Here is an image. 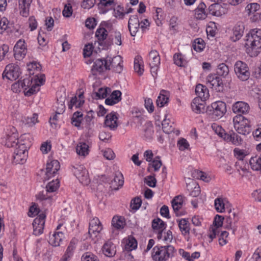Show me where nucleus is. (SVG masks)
Here are the masks:
<instances>
[{
  "mask_svg": "<svg viewBox=\"0 0 261 261\" xmlns=\"http://www.w3.org/2000/svg\"><path fill=\"white\" fill-rule=\"evenodd\" d=\"M246 52L251 57H256L261 51V30L255 29L250 31L246 36Z\"/></svg>",
  "mask_w": 261,
  "mask_h": 261,
  "instance_id": "nucleus-1",
  "label": "nucleus"
},
{
  "mask_svg": "<svg viewBox=\"0 0 261 261\" xmlns=\"http://www.w3.org/2000/svg\"><path fill=\"white\" fill-rule=\"evenodd\" d=\"M152 257L155 261H166L174 255V248L171 245L156 246L152 250Z\"/></svg>",
  "mask_w": 261,
  "mask_h": 261,
  "instance_id": "nucleus-2",
  "label": "nucleus"
},
{
  "mask_svg": "<svg viewBox=\"0 0 261 261\" xmlns=\"http://www.w3.org/2000/svg\"><path fill=\"white\" fill-rule=\"evenodd\" d=\"M233 126L240 134L247 135L251 130L250 121L242 115H236L233 118Z\"/></svg>",
  "mask_w": 261,
  "mask_h": 261,
  "instance_id": "nucleus-3",
  "label": "nucleus"
},
{
  "mask_svg": "<svg viewBox=\"0 0 261 261\" xmlns=\"http://www.w3.org/2000/svg\"><path fill=\"white\" fill-rule=\"evenodd\" d=\"M234 70L237 77L242 81H247L250 77V73L247 64L241 61H238L234 66Z\"/></svg>",
  "mask_w": 261,
  "mask_h": 261,
  "instance_id": "nucleus-4",
  "label": "nucleus"
},
{
  "mask_svg": "<svg viewBox=\"0 0 261 261\" xmlns=\"http://www.w3.org/2000/svg\"><path fill=\"white\" fill-rule=\"evenodd\" d=\"M72 172L83 185L87 186L90 182L88 171L83 165H77L76 167H73Z\"/></svg>",
  "mask_w": 261,
  "mask_h": 261,
  "instance_id": "nucleus-5",
  "label": "nucleus"
},
{
  "mask_svg": "<svg viewBox=\"0 0 261 261\" xmlns=\"http://www.w3.org/2000/svg\"><path fill=\"white\" fill-rule=\"evenodd\" d=\"M206 84L208 87L217 92H222L224 89L222 79L216 74L208 75L206 77Z\"/></svg>",
  "mask_w": 261,
  "mask_h": 261,
  "instance_id": "nucleus-6",
  "label": "nucleus"
},
{
  "mask_svg": "<svg viewBox=\"0 0 261 261\" xmlns=\"http://www.w3.org/2000/svg\"><path fill=\"white\" fill-rule=\"evenodd\" d=\"M28 148L24 143H19L18 147L14 151V159L18 164H23L28 157Z\"/></svg>",
  "mask_w": 261,
  "mask_h": 261,
  "instance_id": "nucleus-7",
  "label": "nucleus"
},
{
  "mask_svg": "<svg viewBox=\"0 0 261 261\" xmlns=\"http://www.w3.org/2000/svg\"><path fill=\"white\" fill-rule=\"evenodd\" d=\"M20 69L18 65L14 64L7 65L3 73V78H7L11 81L17 79L20 75Z\"/></svg>",
  "mask_w": 261,
  "mask_h": 261,
  "instance_id": "nucleus-8",
  "label": "nucleus"
},
{
  "mask_svg": "<svg viewBox=\"0 0 261 261\" xmlns=\"http://www.w3.org/2000/svg\"><path fill=\"white\" fill-rule=\"evenodd\" d=\"M110 60L108 61L105 59H97L94 63L91 69V72L93 75H96L98 73H100L105 70L110 69Z\"/></svg>",
  "mask_w": 261,
  "mask_h": 261,
  "instance_id": "nucleus-9",
  "label": "nucleus"
},
{
  "mask_svg": "<svg viewBox=\"0 0 261 261\" xmlns=\"http://www.w3.org/2000/svg\"><path fill=\"white\" fill-rule=\"evenodd\" d=\"M211 108L212 109L213 118L220 119L226 112V104L221 101H218L213 103Z\"/></svg>",
  "mask_w": 261,
  "mask_h": 261,
  "instance_id": "nucleus-10",
  "label": "nucleus"
},
{
  "mask_svg": "<svg viewBox=\"0 0 261 261\" xmlns=\"http://www.w3.org/2000/svg\"><path fill=\"white\" fill-rule=\"evenodd\" d=\"M108 36L107 31L103 28H101L97 29L95 33V36L97 38L99 44L103 45L105 48H108L110 47L112 43V40L109 38L108 40L105 41Z\"/></svg>",
  "mask_w": 261,
  "mask_h": 261,
  "instance_id": "nucleus-11",
  "label": "nucleus"
},
{
  "mask_svg": "<svg viewBox=\"0 0 261 261\" xmlns=\"http://www.w3.org/2000/svg\"><path fill=\"white\" fill-rule=\"evenodd\" d=\"M228 215L226 216L225 228H234L237 227L236 223L239 221V218L238 213L234 210L230 208L227 210Z\"/></svg>",
  "mask_w": 261,
  "mask_h": 261,
  "instance_id": "nucleus-12",
  "label": "nucleus"
},
{
  "mask_svg": "<svg viewBox=\"0 0 261 261\" xmlns=\"http://www.w3.org/2000/svg\"><path fill=\"white\" fill-rule=\"evenodd\" d=\"M227 4L225 3L223 5L218 3L213 4L209 6V12L213 16H221L227 12Z\"/></svg>",
  "mask_w": 261,
  "mask_h": 261,
  "instance_id": "nucleus-13",
  "label": "nucleus"
},
{
  "mask_svg": "<svg viewBox=\"0 0 261 261\" xmlns=\"http://www.w3.org/2000/svg\"><path fill=\"white\" fill-rule=\"evenodd\" d=\"M60 165L57 160H53L46 164L45 179H48L50 177L54 176L60 169Z\"/></svg>",
  "mask_w": 261,
  "mask_h": 261,
  "instance_id": "nucleus-14",
  "label": "nucleus"
},
{
  "mask_svg": "<svg viewBox=\"0 0 261 261\" xmlns=\"http://www.w3.org/2000/svg\"><path fill=\"white\" fill-rule=\"evenodd\" d=\"M18 134L16 129L13 127L11 129L10 132L8 133L6 138V145L8 147H12L19 145L18 143Z\"/></svg>",
  "mask_w": 261,
  "mask_h": 261,
  "instance_id": "nucleus-15",
  "label": "nucleus"
},
{
  "mask_svg": "<svg viewBox=\"0 0 261 261\" xmlns=\"http://www.w3.org/2000/svg\"><path fill=\"white\" fill-rule=\"evenodd\" d=\"M184 197L181 195L175 196L172 200V206L176 216L183 215L184 213L180 211L183 204Z\"/></svg>",
  "mask_w": 261,
  "mask_h": 261,
  "instance_id": "nucleus-16",
  "label": "nucleus"
},
{
  "mask_svg": "<svg viewBox=\"0 0 261 261\" xmlns=\"http://www.w3.org/2000/svg\"><path fill=\"white\" fill-rule=\"evenodd\" d=\"M200 98H195L192 103V110L197 114L203 113L205 112V101Z\"/></svg>",
  "mask_w": 261,
  "mask_h": 261,
  "instance_id": "nucleus-17",
  "label": "nucleus"
},
{
  "mask_svg": "<svg viewBox=\"0 0 261 261\" xmlns=\"http://www.w3.org/2000/svg\"><path fill=\"white\" fill-rule=\"evenodd\" d=\"M117 119L118 118L116 116V113L112 112L106 116L105 125L106 127H109L111 129L115 130L118 126L117 123Z\"/></svg>",
  "mask_w": 261,
  "mask_h": 261,
  "instance_id": "nucleus-18",
  "label": "nucleus"
},
{
  "mask_svg": "<svg viewBox=\"0 0 261 261\" xmlns=\"http://www.w3.org/2000/svg\"><path fill=\"white\" fill-rule=\"evenodd\" d=\"M232 109L234 113L241 115L247 114L249 111L250 107L248 103L244 101H237L233 105Z\"/></svg>",
  "mask_w": 261,
  "mask_h": 261,
  "instance_id": "nucleus-19",
  "label": "nucleus"
},
{
  "mask_svg": "<svg viewBox=\"0 0 261 261\" xmlns=\"http://www.w3.org/2000/svg\"><path fill=\"white\" fill-rule=\"evenodd\" d=\"M121 95L122 93L120 91H113L110 95V97L106 99L105 103L107 105L113 106L118 103L122 99Z\"/></svg>",
  "mask_w": 261,
  "mask_h": 261,
  "instance_id": "nucleus-20",
  "label": "nucleus"
},
{
  "mask_svg": "<svg viewBox=\"0 0 261 261\" xmlns=\"http://www.w3.org/2000/svg\"><path fill=\"white\" fill-rule=\"evenodd\" d=\"M32 0H19L20 14L23 17L29 15V10Z\"/></svg>",
  "mask_w": 261,
  "mask_h": 261,
  "instance_id": "nucleus-21",
  "label": "nucleus"
},
{
  "mask_svg": "<svg viewBox=\"0 0 261 261\" xmlns=\"http://www.w3.org/2000/svg\"><path fill=\"white\" fill-rule=\"evenodd\" d=\"M102 252L108 257H112L116 254V247L110 241L107 242L102 247Z\"/></svg>",
  "mask_w": 261,
  "mask_h": 261,
  "instance_id": "nucleus-22",
  "label": "nucleus"
},
{
  "mask_svg": "<svg viewBox=\"0 0 261 261\" xmlns=\"http://www.w3.org/2000/svg\"><path fill=\"white\" fill-rule=\"evenodd\" d=\"M157 238L158 240L167 243H170L173 239V235L172 232L169 229H158Z\"/></svg>",
  "mask_w": 261,
  "mask_h": 261,
  "instance_id": "nucleus-23",
  "label": "nucleus"
},
{
  "mask_svg": "<svg viewBox=\"0 0 261 261\" xmlns=\"http://www.w3.org/2000/svg\"><path fill=\"white\" fill-rule=\"evenodd\" d=\"M64 238V235L63 232L55 231L51 236H50L49 243L54 246H59L60 242Z\"/></svg>",
  "mask_w": 261,
  "mask_h": 261,
  "instance_id": "nucleus-24",
  "label": "nucleus"
},
{
  "mask_svg": "<svg viewBox=\"0 0 261 261\" xmlns=\"http://www.w3.org/2000/svg\"><path fill=\"white\" fill-rule=\"evenodd\" d=\"M123 177L121 173H119L116 175L114 179L111 181L110 188L112 190H118L120 187L123 185Z\"/></svg>",
  "mask_w": 261,
  "mask_h": 261,
  "instance_id": "nucleus-25",
  "label": "nucleus"
},
{
  "mask_svg": "<svg viewBox=\"0 0 261 261\" xmlns=\"http://www.w3.org/2000/svg\"><path fill=\"white\" fill-rule=\"evenodd\" d=\"M195 93L198 96L196 98H200L203 100H206L209 97L208 90L201 84H198L196 86Z\"/></svg>",
  "mask_w": 261,
  "mask_h": 261,
  "instance_id": "nucleus-26",
  "label": "nucleus"
},
{
  "mask_svg": "<svg viewBox=\"0 0 261 261\" xmlns=\"http://www.w3.org/2000/svg\"><path fill=\"white\" fill-rule=\"evenodd\" d=\"M224 139L227 142H231L236 145L241 144L242 142L241 138L233 132L229 134H224Z\"/></svg>",
  "mask_w": 261,
  "mask_h": 261,
  "instance_id": "nucleus-27",
  "label": "nucleus"
},
{
  "mask_svg": "<svg viewBox=\"0 0 261 261\" xmlns=\"http://www.w3.org/2000/svg\"><path fill=\"white\" fill-rule=\"evenodd\" d=\"M112 225L115 228H124L126 220L123 217L115 216L112 219Z\"/></svg>",
  "mask_w": 261,
  "mask_h": 261,
  "instance_id": "nucleus-28",
  "label": "nucleus"
},
{
  "mask_svg": "<svg viewBox=\"0 0 261 261\" xmlns=\"http://www.w3.org/2000/svg\"><path fill=\"white\" fill-rule=\"evenodd\" d=\"M205 5L201 3L198 7L195 10V16L198 19H204L206 17V13L205 11Z\"/></svg>",
  "mask_w": 261,
  "mask_h": 261,
  "instance_id": "nucleus-29",
  "label": "nucleus"
},
{
  "mask_svg": "<svg viewBox=\"0 0 261 261\" xmlns=\"http://www.w3.org/2000/svg\"><path fill=\"white\" fill-rule=\"evenodd\" d=\"M122 60L120 56L114 57L111 61V65L114 67V71L117 73H120L122 70Z\"/></svg>",
  "mask_w": 261,
  "mask_h": 261,
  "instance_id": "nucleus-30",
  "label": "nucleus"
},
{
  "mask_svg": "<svg viewBox=\"0 0 261 261\" xmlns=\"http://www.w3.org/2000/svg\"><path fill=\"white\" fill-rule=\"evenodd\" d=\"M143 61L142 57L138 55L134 59V69L139 75H141L144 72Z\"/></svg>",
  "mask_w": 261,
  "mask_h": 261,
  "instance_id": "nucleus-31",
  "label": "nucleus"
},
{
  "mask_svg": "<svg viewBox=\"0 0 261 261\" xmlns=\"http://www.w3.org/2000/svg\"><path fill=\"white\" fill-rule=\"evenodd\" d=\"M125 241V245L124 248L125 250L130 251L135 249L137 247V241L134 237L132 236H128Z\"/></svg>",
  "mask_w": 261,
  "mask_h": 261,
  "instance_id": "nucleus-32",
  "label": "nucleus"
},
{
  "mask_svg": "<svg viewBox=\"0 0 261 261\" xmlns=\"http://www.w3.org/2000/svg\"><path fill=\"white\" fill-rule=\"evenodd\" d=\"M169 97L167 92L162 90L156 99V105L159 107H163L168 102Z\"/></svg>",
  "mask_w": 261,
  "mask_h": 261,
  "instance_id": "nucleus-33",
  "label": "nucleus"
},
{
  "mask_svg": "<svg viewBox=\"0 0 261 261\" xmlns=\"http://www.w3.org/2000/svg\"><path fill=\"white\" fill-rule=\"evenodd\" d=\"M249 164L252 170L261 172V155L252 157L249 160Z\"/></svg>",
  "mask_w": 261,
  "mask_h": 261,
  "instance_id": "nucleus-34",
  "label": "nucleus"
},
{
  "mask_svg": "<svg viewBox=\"0 0 261 261\" xmlns=\"http://www.w3.org/2000/svg\"><path fill=\"white\" fill-rule=\"evenodd\" d=\"M45 215L44 214H41L36 217L33 223L34 228H44L45 225Z\"/></svg>",
  "mask_w": 261,
  "mask_h": 261,
  "instance_id": "nucleus-35",
  "label": "nucleus"
},
{
  "mask_svg": "<svg viewBox=\"0 0 261 261\" xmlns=\"http://www.w3.org/2000/svg\"><path fill=\"white\" fill-rule=\"evenodd\" d=\"M89 146L84 142L79 143L76 147L77 153L81 156H85L89 153Z\"/></svg>",
  "mask_w": 261,
  "mask_h": 261,
  "instance_id": "nucleus-36",
  "label": "nucleus"
},
{
  "mask_svg": "<svg viewBox=\"0 0 261 261\" xmlns=\"http://www.w3.org/2000/svg\"><path fill=\"white\" fill-rule=\"evenodd\" d=\"M244 28L243 25H236L233 29V36L231 37L233 41L239 40L242 36Z\"/></svg>",
  "mask_w": 261,
  "mask_h": 261,
  "instance_id": "nucleus-37",
  "label": "nucleus"
},
{
  "mask_svg": "<svg viewBox=\"0 0 261 261\" xmlns=\"http://www.w3.org/2000/svg\"><path fill=\"white\" fill-rule=\"evenodd\" d=\"M66 99V96L65 94L64 95H61L60 97H57V110L56 111V113L57 114H63L65 110V106L64 105V102Z\"/></svg>",
  "mask_w": 261,
  "mask_h": 261,
  "instance_id": "nucleus-38",
  "label": "nucleus"
},
{
  "mask_svg": "<svg viewBox=\"0 0 261 261\" xmlns=\"http://www.w3.org/2000/svg\"><path fill=\"white\" fill-rule=\"evenodd\" d=\"M83 119V114L79 111L74 112L71 118V123L75 127H79Z\"/></svg>",
  "mask_w": 261,
  "mask_h": 261,
  "instance_id": "nucleus-39",
  "label": "nucleus"
},
{
  "mask_svg": "<svg viewBox=\"0 0 261 261\" xmlns=\"http://www.w3.org/2000/svg\"><path fill=\"white\" fill-rule=\"evenodd\" d=\"M260 9V5L256 3L249 4L246 7V10L248 14L249 15H252V16L256 13H258L257 11L259 10Z\"/></svg>",
  "mask_w": 261,
  "mask_h": 261,
  "instance_id": "nucleus-40",
  "label": "nucleus"
},
{
  "mask_svg": "<svg viewBox=\"0 0 261 261\" xmlns=\"http://www.w3.org/2000/svg\"><path fill=\"white\" fill-rule=\"evenodd\" d=\"M59 180L58 179L53 180L48 182L46 186V193H51L55 192L59 187Z\"/></svg>",
  "mask_w": 261,
  "mask_h": 261,
  "instance_id": "nucleus-41",
  "label": "nucleus"
},
{
  "mask_svg": "<svg viewBox=\"0 0 261 261\" xmlns=\"http://www.w3.org/2000/svg\"><path fill=\"white\" fill-rule=\"evenodd\" d=\"M150 59L152 60V62L149 64H153V65H159L160 64V57L159 53L156 50H151L149 54Z\"/></svg>",
  "mask_w": 261,
  "mask_h": 261,
  "instance_id": "nucleus-42",
  "label": "nucleus"
},
{
  "mask_svg": "<svg viewBox=\"0 0 261 261\" xmlns=\"http://www.w3.org/2000/svg\"><path fill=\"white\" fill-rule=\"evenodd\" d=\"M108 90H110V89L108 88H100L98 91L93 92L92 96L96 99L105 98L107 96Z\"/></svg>",
  "mask_w": 261,
  "mask_h": 261,
  "instance_id": "nucleus-43",
  "label": "nucleus"
},
{
  "mask_svg": "<svg viewBox=\"0 0 261 261\" xmlns=\"http://www.w3.org/2000/svg\"><path fill=\"white\" fill-rule=\"evenodd\" d=\"M229 73L228 67L224 63L220 64L217 69L218 75L226 77Z\"/></svg>",
  "mask_w": 261,
  "mask_h": 261,
  "instance_id": "nucleus-44",
  "label": "nucleus"
},
{
  "mask_svg": "<svg viewBox=\"0 0 261 261\" xmlns=\"http://www.w3.org/2000/svg\"><path fill=\"white\" fill-rule=\"evenodd\" d=\"M154 130L152 124H148L146 125V128L144 130V137L146 140H150L152 139Z\"/></svg>",
  "mask_w": 261,
  "mask_h": 261,
  "instance_id": "nucleus-45",
  "label": "nucleus"
},
{
  "mask_svg": "<svg viewBox=\"0 0 261 261\" xmlns=\"http://www.w3.org/2000/svg\"><path fill=\"white\" fill-rule=\"evenodd\" d=\"M14 57L16 59V60H20L21 59H23L27 53V48H23L22 49L21 48H14Z\"/></svg>",
  "mask_w": 261,
  "mask_h": 261,
  "instance_id": "nucleus-46",
  "label": "nucleus"
},
{
  "mask_svg": "<svg viewBox=\"0 0 261 261\" xmlns=\"http://www.w3.org/2000/svg\"><path fill=\"white\" fill-rule=\"evenodd\" d=\"M204 41L201 38L195 39L193 44V47L196 51H201L204 48Z\"/></svg>",
  "mask_w": 261,
  "mask_h": 261,
  "instance_id": "nucleus-47",
  "label": "nucleus"
},
{
  "mask_svg": "<svg viewBox=\"0 0 261 261\" xmlns=\"http://www.w3.org/2000/svg\"><path fill=\"white\" fill-rule=\"evenodd\" d=\"M233 152L234 156L240 161V162H242L244 159L247 155L246 150L238 148H234Z\"/></svg>",
  "mask_w": 261,
  "mask_h": 261,
  "instance_id": "nucleus-48",
  "label": "nucleus"
},
{
  "mask_svg": "<svg viewBox=\"0 0 261 261\" xmlns=\"http://www.w3.org/2000/svg\"><path fill=\"white\" fill-rule=\"evenodd\" d=\"M215 207L219 213H223L225 211L224 203L221 198H217L215 200Z\"/></svg>",
  "mask_w": 261,
  "mask_h": 261,
  "instance_id": "nucleus-49",
  "label": "nucleus"
},
{
  "mask_svg": "<svg viewBox=\"0 0 261 261\" xmlns=\"http://www.w3.org/2000/svg\"><path fill=\"white\" fill-rule=\"evenodd\" d=\"M28 81L29 82V80L28 79H24L23 81H18L16 83H15L12 85V90L15 92H20V88H23L25 86V82Z\"/></svg>",
  "mask_w": 261,
  "mask_h": 261,
  "instance_id": "nucleus-50",
  "label": "nucleus"
},
{
  "mask_svg": "<svg viewBox=\"0 0 261 261\" xmlns=\"http://www.w3.org/2000/svg\"><path fill=\"white\" fill-rule=\"evenodd\" d=\"M163 130L164 133L169 134L173 130V128L170 125V121L165 119L162 123Z\"/></svg>",
  "mask_w": 261,
  "mask_h": 261,
  "instance_id": "nucleus-51",
  "label": "nucleus"
},
{
  "mask_svg": "<svg viewBox=\"0 0 261 261\" xmlns=\"http://www.w3.org/2000/svg\"><path fill=\"white\" fill-rule=\"evenodd\" d=\"M166 223L161 219H154L152 222V228H165Z\"/></svg>",
  "mask_w": 261,
  "mask_h": 261,
  "instance_id": "nucleus-52",
  "label": "nucleus"
},
{
  "mask_svg": "<svg viewBox=\"0 0 261 261\" xmlns=\"http://www.w3.org/2000/svg\"><path fill=\"white\" fill-rule=\"evenodd\" d=\"M82 261H99L96 256L91 252H86L82 256Z\"/></svg>",
  "mask_w": 261,
  "mask_h": 261,
  "instance_id": "nucleus-53",
  "label": "nucleus"
},
{
  "mask_svg": "<svg viewBox=\"0 0 261 261\" xmlns=\"http://www.w3.org/2000/svg\"><path fill=\"white\" fill-rule=\"evenodd\" d=\"M38 122V115L34 113L32 117H28L25 119V123L28 126H32Z\"/></svg>",
  "mask_w": 261,
  "mask_h": 261,
  "instance_id": "nucleus-54",
  "label": "nucleus"
},
{
  "mask_svg": "<svg viewBox=\"0 0 261 261\" xmlns=\"http://www.w3.org/2000/svg\"><path fill=\"white\" fill-rule=\"evenodd\" d=\"M84 102V100H80V101H78L76 96H74L71 98L70 101V103L68 105V108L71 109L74 106H75L76 108H79L83 104Z\"/></svg>",
  "mask_w": 261,
  "mask_h": 261,
  "instance_id": "nucleus-55",
  "label": "nucleus"
},
{
  "mask_svg": "<svg viewBox=\"0 0 261 261\" xmlns=\"http://www.w3.org/2000/svg\"><path fill=\"white\" fill-rule=\"evenodd\" d=\"M142 200L139 197H136L132 200L130 206L133 210H138L141 205Z\"/></svg>",
  "mask_w": 261,
  "mask_h": 261,
  "instance_id": "nucleus-56",
  "label": "nucleus"
},
{
  "mask_svg": "<svg viewBox=\"0 0 261 261\" xmlns=\"http://www.w3.org/2000/svg\"><path fill=\"white\" fill-rule=\"evenodd\" d=\"M192 222L193 224L196 227H206V226L205 223H204L203 219L201 218H199L198 217L194 216L192 219Z\"/></svg>",
  "mask_w": 261,
  "mask_h": 261,
  "instance_id": "nucleus-57",
  "label": "nucleus"
},
{
  "mask_svg": "<svg viewBox=\"0 0 261 261\" xmlns=\"http://www.w3.org/2000/svg\"><path fill=\"white\" fill-rule=\"evenodd\" d=\"M224 219L223 216L217 215L214 218L213 224L216 228H219L222 226Z\"/></svg>",
  "mask_w": 261,
  "mask_h": 261,
  "instance_id": "nucleus-58",
  "label": "nucleus"
},
{
  "mask_svg": "<svg viewBox=\"0 0 261 261\" xmlns=\"http://www.w3.org/2000/svg\"><path fill=\"white\" fill-rule=\"evenodd\" d=\"M154 168L155 171H157L161 168L162 165V161H161L159 156L155 157L152 163L150 164Z\"/></svg>",
  "mask_w": 261,
  "mask_h": 261,
  "instance_id": "nucleus-59",
  "label": "nucleus"
},
{
  "mask_svg": "<svg viewBox=\"0 0 261 261\" xmlns=\"http://www.w3.org/2000/svg\"><path fill=\"white\" fill-rule=\"evenodd\" d=\"M45 81V76L44 74H37L35 76L34 79L35 84L37 85V87H40L44 84Z\"/></svg>",
  "mask_w": 261,
  "mask_h": 261,
  "instance_id": "nucleus-60",
  "label": "nucleus"
},
{
  "mask_svg": "<svg viewBox=\"0 0 261 261\" xmlns=\"http://www.w3.org/2000/svg\"><path fill=\"white\" fill-rule=\"evenodd\" d=\"M228 236V232L227 231H223L221 232L219 239V244L221 246H223L228 242L227 240Z\"/></svg>",
  "mask_w": 261,
  "mask_h": 261,
  "instance_id": "nucleus-61",
  "label": "nucleus"
},
{
  "mask_svg": "<svg viewBox=\"0 0 261 261\" xmlns=\"http://www.w3.org/2000/svg\"><path fill=\"white\" fill-rule=\"evenodd\" d=\"M144 182L150 187H155L156 186V180L152 176L149 175L144 178Z\"/></svg>",
  "mask_w": 261,
  "mask_h": 261,
  "instance_id": "nucleus-62",
  "label": "nucleus"
},
{
  "mask_svg": "<svg viewBox=\"0 0 261 261\" xmlns=\"http://www.w3.org/2000/svg\"><path fill=\"white\" fill-rule=\"evenodd\" d=\"M179 147V149L180 150H185L188 149L189 147V144L186 139L181 138L178 141L177 143Z\"/></svg>",
  "mask_w": 261,
  "mask_h": 261,
  "instance_id": "nucleus-63",
  "label": "nucleus"
},
{
  "mask_svg": "<svg viewBox=\"0 0 261 261\" xmlns=\"http://www.w3.org/2000/svg\"><path fill=\"white\" fill-rule=\"evenodd\" d=\"M64 17H69L72 14V9L70 4H66L62 12Z\"/></svg>",
  "mask_w": 261,
  "mask_h": 261,
  "instance_id": "nucleus-64",
  "label": "nucleus"
}]
</instances>
